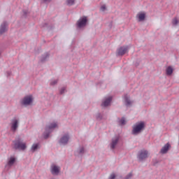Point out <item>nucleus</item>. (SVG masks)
Wrapping results in <instances>:
<instances>
[{"instance_id": "nucleus-7", "label": "nucleus", "mask_w": 179, "mask_h": 179, "mask_svg": "<svg viewBox=\"0 0 179 179\" xmlns=\"http://www.w3.org/2000/svg\"><path fill=\"white\" fill-rule=\"evenodd\" d=\"M148 150H141L138 156L139 162H143V160H146V159H148Z\"/></svg>"}, {"instance_id": "nucleus-37", "label": "nucleus", "mask_w": 179, "mask_h": 179, "mask_svg": "<svg viewBox=\"0 0 179 179\" xmlns=\"http://www.w3.org/2000/svg\"><path fill=\"white\" fill-rule=\"evenodd\" d=\"M0 55H1V52H0Z\"/></svg>"}, {"instance_id": "nucleus-20", "label": "nucleus", "mask_w": 179, "mask_h": 179, "mask_svg": "<svg viewBox=\"0 0 179 179\" xmlns=\"http://www.w3.org/2000/svg\"><path fill=\"white\" fill-rule=\"evenodd\" d=\"M38 149H40V144L36 143V144H33V145L31 146V150L33 153H34V152H36V150H38Z\"/></svg>"}, {"instance_id": "nucleus-34", "label": "nucleus", "mask_w": 179, "mask_h": 179, "mask_svg": "<svg viewBox=\"0 0 179 179\" xmlns=\"http://www.w3.org/2000/svg\"><path fill=\"white\" fill-rule=\"evenodd\" d=\"M109 27H110V29H111V27H113V21H111V22L109 23Z\"/></svg>"}, {"instance_id": "nucleus-35", "label": "nucleus", "mask_w": 179, "mask_h": 179, "mask_svg": "<svg viewBox=\"0 0 179 179\" xmlns=\"http://www.w3.org/2000/svg\"><path fill=\"white\" fill-rule=\"evenodd\" d=\"M51 1H52V0H43V1L44 3H45V2L50 3V2H51Z\"/></svg>"}, {"instance_id": "nucleus-13", "label": "nucleus", "mask_w": 179, "mask_h": 179, "mask_svg": "<svg viewBox=\"0 0 179 179\" xmlns=\"http://www.w3.org/2000/svg\"><path fill=\"white\" fill-rule=\"evenodd\" d=\"M16 163V157H10L8 159V163L6 165L5 168L6 169L7 167H12Z\"/></svg>"}, {"instance_id": "nucleus-1", "label": "nucleus", "mask_w": 179, "mask_h": 179, "mask_svg": "<svg viewBox=\"0 0 179 179\" xmlns=\"http://www.w3.org/2000/svg\"><path fill=\"white\" fill-rule=\"evenodd\" d=\"M145 122L141 121L136 122L132 127V135H139V134H141L142 132H143V131H145Z\"/></svg>"}, {"instance_id": "nucleus-12", "label": "nucleus", "mask_w": 179, "mask_h": 179, "mask_svg": "<svg viewBox=\"0 0 179 179\" xmlns=\"http://www.w3.org/2000/svg\"><path fill=\"white\" fill-rule=\"evenodd\" d=\"M171 149V145H170V143H167L166 144L164 145V146L162 147V148L160 150V153L162 155H166L169 150Z\"/></svg>"}, {"instance_id": "nucleus-11", "label": "nucleus", "mask_w": 179, "mask_h": 179, "mask_svg": "<svg viewBox=\"0 0 179 179\" xmlns=\"http://www.w3.org/2000/svg\"><path fill=\"white\" fill-rule=\"evenodd\" d=\"M8 31V22L4 21L0 26V36Z\"/></svg>"}, {"instance_id": "nucleus-5", "label": "nucleus", "mask_w": 179, "mask_h": 179, "mask_svg": "<svg viewBox=\"0 0 179 179\" xmlns=\"http://www.w3.org/2000/svg\"><path fill=\"white\" fill-rule=\"evenodd\" d=\"M33 103V96L31 95L26 96L21 101L22 106H30Z\"/></svg>"}, {"instance_id": "nucleus-33", "label": "nucleus", "mask_w": 179, "mask_h": 179, "mask_svg": "<svg viewBox=\"0 0 179 179\" xmlns=\"http://www.w3.org/2000/svg\"><path fill=\"white\" fill-rule=\"evenodd\" d=\"M106 6H105V5L102 6L101 7V10L103 12H104V10H106Z\"/></svg>"}, {"instance_id": "nucleus-25", "label": "nucleus", "mask_w": 179, "mask_h": 179, "mask_svg": "<svg viewBox=\"0 0 179 179\" xmlns=\"http://www.w3.org/2000/svg\"><path fill=\"white\" fill-rule=\"evenodd\" d=\"M120 125H125L127 124V122L125 121L124 117H122L121 120H120Z\"/></svg>"}, {"instance_id": "nucleus-32", "label": "nucleus", "mask_w": 179, "mask_h": 179, "mask_svg": "<svg viewBox=\"0 0 179 179\" xmlns=\"http://www.w3.org/2000/svg\"><path fill=\"white\" fill-rule=\"evenodd\" d=\"M10 75H12V72H10V71H7V72H6V76H7V78H9V76H10Z\"/></svg>"}, {"instance_id": "nucleus-4", "label": "nucleus", "mask_w": 179, "mask_h": 179, "mask_svg": "<svg viewBox=\"0 0 179 179\" xmlns=\"http://www.w3.org/2000/svg\"><path fill=\"white\" fill-rule=\"evenodd\" d=\"M88 22L89 20L87 19V17L83 16L77 21L76 26L78 29H83V27H86Z\"/></svg>"}, {"instance_id": "nucleus-36", "label": "nucleus", "mask_w": 179, "mask_h": 179, "mask_svg": "<svg viewBox=\"0 0 179 179\" xmlns=\"http://www.w3.org/2000/svg\"><path fill=\"white\" fill-rule=\"evenodd\" d=\"M139 66V64H136V66Z\"/></svg>"}, {"instance_id": "nucleus-16", "label": "nucleus", "mask_w": 179, "mask_h": 179, "mask_svg": "<svg viewBox=\"0 0 179 179\" xmlns=\"http://www.w3.org/2000/svg\"><path fill=\"white\" fill-rule=\"evenodd\" d=\"M119 141H120V138H118V137H116L115 138L112 139V142L110 144L111 149H113V150L115 149V147L117 146Z\"/></svg>"}, {"instance_id": "nucleus-26", "label": "nucleus", "mask_w": 179, "mask_h": 179, "mask_svg": "<svg viewBox=\"0 0 179 179\" xmlns=\"http://www.w3.org/2000/svg\"><path fill=\"white\" fill-rule=\"evenodd\" d=\"M160 163V161H159L157 159H152V165L153 166H157Z\"/></svg>"}, {"instance_id": "nucleus-6", "label": "nucleus", "mask_w": 179, "mask_h": 179, "mask_svg": "<svg viewBox=\"0 0 179 179\" xmlns=\"http://www.w3.org/2000/svg\"><path fill=\"white\" fill-rule=\"evenodd\" d=\"M10 125H11L10 129L13 132L17 131V129L19 128V120L17 119L11 120Z\"/></svg>"}, {"instance_id": "nucleus-14", "label": "nucleus", "mask_w": 179, "mask_h": 179, "mask_svg": "<svg viewBox=\"0 0 179 179\" xmlns=\"http://www.w3.org/2000/svg\"><path fill=\"white\" fill-rule=\"evenodd\" d=\"M111 101H113V97L108 96L101 103L102 107H108L110 104H111Z\"/></svg>"}, {"instance_id": "nucleus-28", "label": "nucleus", "mask_w": 179, "mask_h": 179, "mask_svg": "<svg viewBox=\"0 0 179 179\" xmlns=\"http://www.w3.org/2000/svg\"><path fill=\"white\" fill-rule=\"evenodd\" d=\"M134 175L132 174V172H130L129 173H128L126 177L124 179H131L132 178V176Z\"/></svg>"}, {"instance_id": "nucleus-18", "label": "nucleus", "mask_w": 179, "mask_h": 179, "mask_svg": "<svg viewBox=\"0 0 179 179\" xmlns=\"http://www.w3.org/2000/svg\"><path fill=\"white\" fill-rule=\"evenodd\" d=\"M138 22H143L146 19V14L145 13H140L137 15Z\"/></svg>"}, {"instance_id": "nucleus-31", "label": "nucleus", "mask_w": 179, "mask_h": 179, "mask_svg": "<svg viewBox=\"0 0 179 179\" xmlns=\"http://www.w3.org/2000/svg\"><path fill=\"white\" fill-rule=\"evenodd\" d=\"M115 177H117V176L115 175V173H112V174L109 176L108 179H115Z\"/></svg>"}, {"instance_id": "nucleus-10", "label": "nucleus", "mask_w": 179, "mask_h": 179, "mask_svg": "<svg viewBox=\"0 0 179 179\" xmlns=\"http://www.w3.org/2000/svg\"><path fill=\"white\" fill-rule=\"evenodd\" d=\"M68 142H69V134L64 135L59 140V143L60 145H68Z\"/></svg>"}, {"instance_id": "nucleus-8", "label": "nucleus", "mask_w": 179, "mask_h": 179, "mask_svg": "<svg viewBox=\"0 0 179 179\" xmlns=\"http://www.w3.org/2000/svg\"><path fill=\"white\" fill-rule=\"evenodd\" d=\"M124 99L126 107H131L134 104V101H131V96L128 94H124Z\"/></svg>"}, {"instance_id": "nucleus-24", "label": "nucleus", "mask_w": 179, "mask_h": 179, "mask_svg": "<svg viewBox=\"0 0 179 179\" xmlns=\"http://www.w3.org/2000/svg\"><path fill=\"white\" fill-rule=\"evenodd\" d=\"M66 3L69 6H72V5H75V0H66Z\"/></svg>"}, {"instance_id": "nucleus-15", "label": "nucleus", "mask_w": 179, "mask_h": 179, "mask_svg": "<svg viewBox=\"0 0 179 179\" xmlns=\"http://www.w3.org/2000/svg\"><path fill=\"white\" fill-rule=\"evenodd\" d=\"M48 58H50V52H47L41 55L40 61H41V62L44 63L46 61H48Z\"/></svg>"}, {"instance_id": "nucleus-2", "label": "nucleus", "mask_w": 179, "mask_h": 179, "mask_svg": "<svg viewBox=\"0 0 179 179\" xmlns=\"http://www.w3.org/2000/svg\"><path fill=\"white\" fill-rule=\"evenodd\" d=\"M14 143L13 148L15 150H26L27 148V145H26V143L23 142V139L20 137H17L13 141Z\"/></svg>"}, {"instance_id": "nucleus-27", "label": "nucleus", "mask_w": 179, "mask_h": 179, "mask_svg": "<svg viewBox=\"0 0 179 179\" xmlns=\"http://www.w3.org/2000/svg\"><path fill=\"white\" fill-rule=\"evenodd\" d=\"M172 24L173 26H177L178 24V20L177 18H174L172 20Z\"/></svg>"}, {"instance_id": "nucleus-21", "label": "nucleus", "mask_w": 179, "mask_h": 179, "mask_svg": "<svg viewBox=\"0 0 179 179\" xmlns=\"http://www.w3.org/2000/svg\"><path fill=\"white\" fill-rule=\"evenodd\" d=\"M77 153L80 155V156H83V155H85V147H80L77 150Z\"/></svg>"}, {"instance_id": "nucleus-23", "label": "nucleus", "mask_w": 179, "mask_h": 179, "mask_svg": "<svg viewBox=\"0 0 179 179\" xmlns=\"http://www.w3.org/2000/svg\"><path fill=\"white\" fill-rule=\"evenodd\" d=\"M30 13V12H29V10H22V17H27V15Z\"/></svg>"}, {"instance_id": "nucleus-19", "label": "nucleus", "mask_w": 179, "mask_h": 179, "mask_svg": "<svg viewBox=\"0 0 179 179\" xmlns=\"http://www.w3.org/2000/svg\"><path fill=\"white\" fill-rule=\"evenodd\" d=\"M173 72H174V69H173L171 66H169L166 69L167 76H171V75H173Z\"/></svg>"}, {"instance_id": "nucleus-30", "label": "nucleus", "mask_w": 179, "mask_h": 179, "mask_svg": "<svg viewBox=\"0 0 179 179\" xmlns=\"http://www.w3.org/2000/svg\"><path fill=\"white\" fill-rule=\"evenodd\" d=\"M57 83H58V80H55L54 81H52L50 83V85H51V86H55V85H57Z\"/></svg>"}, {"instance_id": "nucleus-17", "label": "nucleus", "mask_w": 179, "mask_h": 179, "mask_svg": "<svg viewBox=\"0 0 179 179\" xmlns=\"http://www.w3.org/2000/svg\"><path fill=\"white\" fill-rule=\"evenodd\" d=\"M51 173L52 174H59V167L57 166L55 164L51 166Z\"/></svg>"}, {"instance_id": "nucleus-9", "label": "nucleus", "mask_w": 179, "mask_h": 179, "mask_svg": "<svg viewBox=\"0 0 179 179\" xmlns=\"http://www.w3.org/2000/svg\"><path fill=\"white\" fill-rule=\"evenodd\" d=\"M127 51H128V47H125V46L120 47L117 50V55L118 57H122V55H125V54H127Z\"/></svg>"}, {"instance_id": "nucleus-29", "label": "nucleus", "mask_w": 179, "mask_h": 179, "mask_svg": "<svg viewBox=\"0 0 179 179\" xmlns=\"http://www.w3.org/2000/svg\"><path fill=\"white\" fill-rule=\"evenodd\" d=\"M66 90V88L65 87H62L60 91H59V94H64V93H65V91Z\"/></svg>"}, {"instance_id": "nucleus-3", "label": "nucleus", "mask_w": 179, "mask_h": 179, "mask_svg": "<svg viewBox=\"0 0 179 179\" xmlns=\"http://www.w3.org/2000/svg\"><path fill=\"white\" fill-rule=\"evenodd\" d=\"M57 123H52L49 126H46L45 129V132L43 133V138L44 139H48L50 138V134H51V129H54L57 128Z\"/></svg>"}, {"instance_id": "nucleus-22", "label": "nucleus", "mask_w": 179, "mask_h": 179, "mask_svg": "<svg viewBox=\"0 0 179 179\" xmlns=\"http://www.w3.org/2000/svg\"><path fill=\"white\" fill-rule=\"evenodd\" d=\"M95 117L97 121H101V120H103V115L100 113H96Z\"/></svg>"}]
</instances>
